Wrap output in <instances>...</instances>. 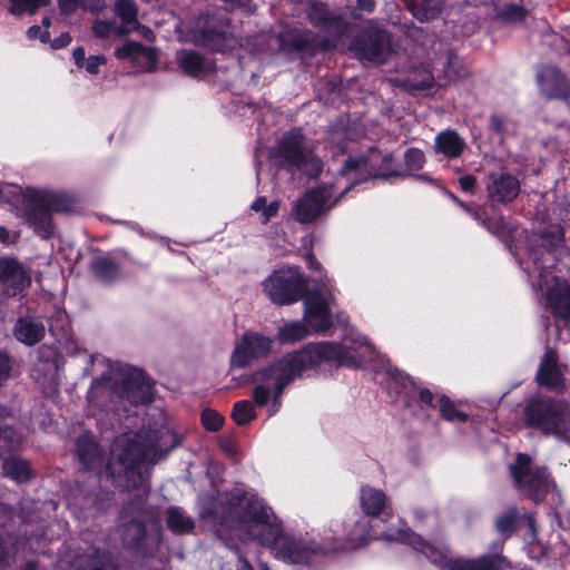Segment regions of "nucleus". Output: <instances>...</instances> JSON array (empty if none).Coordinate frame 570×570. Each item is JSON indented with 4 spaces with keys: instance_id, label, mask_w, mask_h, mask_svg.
I'll use <instances>...</instances> for the list:
<instances>
[{
    "instance_id": "39",
    "label": "nucleus",
    "mask_w": 570,
    "mask_h": 570,
    "mask_svg": "<svg viewBox=\"0 0 570 570\" xmlns=\"http://www.w3.org/2000/svg\"><path fill=\"white\" fill-rule=\"evenodd\" d=\"M12 14L35 13L40 7L49 4L50 0H10Z\"/></svg>"
},
{
    "instance_id": "15",
    "label": "nucleus",
    "mask_w": 570,
    "mask_h": 570,
    "mask_svg": "<svg viewBox=\"0 0 570 570\" xmlns=\"http://www.w3.org/2000/svg\"><path fill=\"white\" fill-rule=\"evenodd\" d=\"M485 190L491 202L505 205L518 197L521 184L510 173H491L485 178Z\"/></svg>"
},
{
    "instance_id": "23",
    "label": "nucleus",
    "mask_w": 570,
    "mask_h": 570,
    "mask_svg": "<svg viewBox=\"0 0 570 570\" xmlns=\"http://www.w3.org/2000/svg\"><path fill=\"white\" fill-rule=\"evenodd\" d=\"M275 550L277 556L284 560L293 563H303L307 562L312 554L326 553L328 551H334L335 548L308 547L303 542L283 537Z\"/></svg>"
},
{
    "instance_id": "4",
    "label": "nucleus",
    "mask_w": 570,
    "mask_h": 570,
    "mask_svg": "<svg viewBox=\"0 0 570 570\" xmlns=\"http://www.w3.org/2000/svg\"><path fill=\"white\" fill-rule=\"evenodd\" d=\"M522 421L527 428L546 436L559 440L570 439V403L550 396H535L525 400Z\"/></svg>"
},
{
    "instance_id": "59",
    "label": "nucleus",
    "mask_w": 570,
    "mask_h": 570,
    "mask_svg": "<svg viewBox=\"0 0 570 570\" xmlns=\"http://www.w3.org/2000/svg\"><path fill=\"white\" fill-rule=\"evenodd\" d=\"M85 49L82 47H78L73 49L72 58L78 67H82L86 58H85Z\"/></svg>"
},
{
    "instance_id": "5",
    "label": "nucleus",
    "mask_w": 570,
    "mask_h": 570,
    "mask_svg": "<svg viewBox=\"0 0 570 570\" xmlns=\"http://www.w3.org/2000/svg\"><path fill=\"white\" fill-rule=\"evenodd\" d=\"M515 489L533 502H539L551 492L556 484L546 468L532 465L531 458L519 453L509 465Z\"/></svg>"
},
{
    "instance_id": "60",
    "label": "nucleus",
    "mask_w": 570,
    "mask_h": 570,
    "mask_svg": "<svg viewBox=\"0 0 570 570\" xmlns=\"http://www.w3.org/2000/svg\"><path fill=\"white\" fill-rule=\"evenodd\" d=\"M503 120L499 116L491 117V128L497 132H501L503 130Z\"/></svg>"
},
{
    "instance_id": "3",
    "label": "nucleus",
    "mask_w": 570,
    "mask_h": 570,
    "mask_svg": "<svg viewBox=\"0 0 570 570\" xmlns=\"http://www.w3.org/2000/svg\"><path fill=\"white\" fill-rule=\"evenodd\" d=\"M135 489V498L125 504L120 514V537L122 544L141 556L151 554L161 543V528L157 511L146 505L149 484L144 475L129 484Z\"/></svg>"
},
{
    "instance_id": "26",
    "label": "nucleus",
    "mask_w": 570,
    "mask_h": 570,
    "mask_svg": "<svg viewBox=\"0 0 570 570\" xmlns=\"http://www.w3.org/2000/svg\"><path fill=\"white\" fill-rule=\"evenodd\" d=\"M360 503L366 515L377 517L383 513L386 517H392L390 500L382 490L370 485L362 487Z\"/></svg>"
},
{
    "instance_id": "6",
    "label": "nucleus",
    "mask_w": 570,
    "mask_h": 570,
    "mask_svg": "<svg viewBox=\"0 0 570 570\" xmlns=\"http://www.w3.org/2000/svg\"><path fill=\"white\" fill-rule=\"evenodd\" d=\"M276 155L288 168L303 170L308 176H317L322 170L321 160L313 154L299 129H293L283 136Z\"/></svg>"
},
{
    "instance_id": "42",
    "label": "nucleus",
    "mask_w": 570,
    "mask_h": 570,
    "mask_svg": "<svg viewBox=\"0 0 570 570\" xmlns=\"http://www.w3.org/2000/svg\"><path fill=\"white\" fill-rule=\"evenodd\" d=\"M368 538H371L368 521L360 520L351 531L348 540L352 548H357L365 544Z\"/></svg>"
},
{
    "instance_id": "52",
    "label": "nucleus",
    "mask_w": 570,
    "mask_h": 570,
    "mask_svg": "<svg viewBox=\"0 0 570 570\" xmlns=\"http://www.w3.org/2000/svg\"><path fill=\"white\" fill-rule=\"evenodd\" d=\"M459 184H460V187L462 190L473 191V189L476 185V179L472 175H465L459 179Z\"/></svg>"
},
{
    "instance_id": "29",
    "label": "nucleus",
    "mask_w": 570,
    "mask_h": 570,
    "mask_svg": "<svg viewBox=\"0 0 570 570\" xmlns=\"http://www.w3.org/2000/svg\"><path fill=\"white\" fill-rule=\"evenodd\" d=\"M464 149V139L454 130H444L435 137V150L449 159L459 158Z\"/></svg>"
},
{
    "instance_id": "22",
    "label": "nucleus",
    "mask_w": 570,
    "mask_h": 570,
    "mask_svg": "<svg viewBox=\"0 0 570 570\" xmlns=\"http://www.w3.org/2000/svg\"><path fill=\"white\" fill-rule=\"evenodd\" d=\"M537 381L539 385L553 391L560 390L564 385L563 371L558 362V355L550 347L547 348L539 366Z\"/></svg>"
},
{
    "instance_id": "41",
    "label": "nucleus",
    "mask_w": 570,
    "mask_h": 570,
    "mask_svg": "<svg viewBox=\"0 0 570 570\" xmlns=\"http://www.w3.org/2000/svg\"><path fill=\"white\" fill-rule=\"evenodd\" d=\"M250 208L255 212L262 213V223L266 224L272 217H274L278 209H279V203L278 202H272L271 204H267L266 197L262 196L258 197L250 206Z\"/></svg>"
},
{
    "instance_id": "1",
    "label": "nucleus",
    "mask_w": 570,
    "mask_h": 570,
    "mask_svg": "<svg viewBox=\"0 0 570 570\" xmlns=\"http://www.w3.org/2000/svg\"><path fill=\"white\" fill-rule=\"evenodd\" d=\"M372 345L365 340L354 345L345 343L343 346L328 342L309 344L302 351L287 354L257 372L254 379L256 381H274L276 396L273 401V409L275 412L281 405L279 395L283 389L306 368L322 363L360 366L372 354Z\"/></svg>"
},
{
    "instance_id": "31",
    "label": "nucleus",
    "mask_w": 570,
    "mask_h": 570,
    "mask_svg": "<svg viewBox=\"0 0 570 570\" xmlns=\"http://www.w3.org/2000/svg\"><path fill=\"white\" fill-rule=\"evenodd\" d=\"M3 475L17 483L29 481L33 473L28 461L20 458H9L2 464Z\"/></svg>"
},
{
    "instance_id": "50",
    "label": "nucleus",
    "mask_w": 570,
    "mask_h": 570,
    "mask_svg": "<svg viewBox=\"0 0 570 570\" xmlns=\"http://www.w3.org/2000/svg\"><path fill=\"white\" fill-rule=\"evenodd\" d=\"M453 199L466 212L469 213L475 220H478L481 225L491 230V227L487 224V222L481 217L479 209L471 207L470 205L459 200L456 197Z\"/></svg>"
},
{
    "instance_id": "56",
    "label": "nucleus",
    "mask_w": 570,
    "mask_h": 570,
    "mask_svg": "<svg viewBox=\"0 0 570 570\" xmlns=\"http://www.w3.org/2000/svg\"><path fill=\"white\" fill-rule=\"evenodd\" d=\"M70 41H71V37H70V35H69V33H67V32H63V33H61L58 38H56V39L52 41L51 46H52V48H55V49H59V48H63V47H66L67 45H69V43H70Z\"/></svg>"
},
{
    "instance_id": "54",
    "label": "nucleus",
    "mask_w": 570,
    "mask_h": 570,
    "mask_svg": "<svg viewBox=\"0 0 570 570\" xmlns=\"http://www.w3.org/2000/svg\"><path fill=\"white\" fill-rule=\"evenodd\" d=\"M420 400L431 407H438V396H434L432 392L426 389L421 390Z\"/></svg>"
},
{
    "instance_id": "58",
    "label": "nucleus",
    "mask_w": 570,
    "mask_h": 570,
    "mask_svg": "<svg viewBox=\"0 0 570 570\" xmlns=\"http://www.w3.org/2000/svg\"><path fill=\"white\" fill-rule=\"evenodd\" d=\"M375 8V1L374 0H357L356 2V10L358 11H365V12H372Z\"/></svg>"
},
{
    "instance_id": "51",
    "label": "nucleus",
    "mask_w": 570,
    "mask_h": 570,
    "mask_svg": "<svg viewBox=\"0 0 570 570\" xmlns=\"http://www.w3.org/2000/svg\"><path fill=\"white\" fill-rule=\"evenodd\" d=\"M11 364L9 357L0 353V382L7 380L10 376Z\"/></svg>"
},
{
    "instance_id": "16",
    "label": "nucleus",
    "mask_w": 570,
    "mask_h": 570,
    "mask_svg": "<svg viewBox=\"0 0 570 570\" xmlns=\"http://www.w3.org/2000/svg\"><path fill=\"white\" fill-rule=\"evenodd\" d=\"M61 562L69 566V570H115L110 559L96 548L86 544L78 547L72 554L67 553Z\"/></svg>"
},
{
    "instance_id": "12",
    "label": "nucleus",
    "mask_w": 570,
    "mask_h": 570,
    "mask_svg": "<svg viewBox=\"0 0 570 570\" xmlns=\"http://www.w3.org/2000/svg\"><path fill=\"white\" fill-rule=\"evenodd\" d=\"M336 202L333 199L332 187H317L296 200L292 214L298 223L308 224L331 209Z\"/></svg>"
},
{
    "instance_id": "55",
    "label": "nucleus",
    "mask_w": 570,
    "mask_h": 570,
    "mask_svg": "<svg viewBox=\"0 0 570 570\" xmlns=\"http://www.w3.org/2000/svg\"><path fill=\"white\" fill-rule=\"evenodd\" d=\"M28 35L30 38H39L42 42H46L49 36L47 30H41L38 26L30 27Z\"/></svg>"
},
{
    "instance_id": "64",
    "label": "nucleus",
    "mask_w": 570,
    "mask_h": 570,
    "mask_svg": "<svg viewBox=\"0 0 570 570\" xmlns=\"http://www.w3.org/2000/svg\"><path fill=\"white\" fill-rule=\"evenodd\" d=\"M8 237V232L4 228H0V238L6 242Z\"/></svg>"
},
{
    "instance_id": "11",
    "label": "nucleus",
    "mask_w": 570,
    "mask_h": 570,
    "mask_svg": "<svg viewBox=\"0 0 570 570\" xmlns=\"http://www.w3.org/2000/svg\"><path fill=\"white\" fill-rule=\"evenodd\" d=\"M197 29L193 31V41L206 48L217 51L232 50L239 43L230 32L227 21L216 18H204L197 22Z\"/></svg>"
},
{
    "instance_id": "13",
    "label": "nucleus",
    "mask_w": 570,
    "mask_h": 570,
    "mask_svg": "<svg viewBox=\"0 0 570 570\" xmlns=\"http://www.w3.org/2000/svg\"><path fill=\"white\" fill-rule=\"evenodd\" d=\"M356 55L374 63H383L392 53L389 33L377 27L363 30L354 42Z\"/></svg>"
},
{
    "instance_id": "28",
    "label": "nucleus",
    "mask_w": 570,
    "mask_h": 570,
    "mask_svg": "<svg viewBox=\"0 0 570 570\" xmlns=\"http://www.w3.org/2000/svg\"><path fill=\"white\" fill-rule=\"evenodd\" d=\"M177 61L181 70L193 77H199L214 69L212 62L205 60L199 53L193 50L179 51L177 53Z\"/></svg>"
},
{
    "instance_id": "10",
    "label": "nucleus",
    "mask_w": 570,
    "mask_h": 570,
    "mask_svg": "<svg viewBox=\"0 0 570 570\" xmlns=\"http://www.w3.org/2000/svg\"><path fill=\"white\" fill-rule=\"evenodd\" d=\"M334 301L333 292L327 285L307 292L304 299V320L314 332H325L332 326L331 311Z\"/></svg>"
},
{
    "instance_id": "8",
    "label": "nucleus",
    "mask_w": 570,
    "mask_h": 570,
    "mask_svg": "<svg viewBox=\"0 0 570 570\" xmlns=\"http://www.w3.org/2000/svg\"><path fill=\"white\" fill-rule=\"evenodd\" d=\"M114 389L131 404L151 402L153 384L139 368L119 365L114 370Z\"/></svg>"
},
{
    "instance_id": "24",
    "label": "nucleus",
    "mask_w": 570,
    "mask_h": 570,
    "mask_svg": "<svg viewBox=\"0 0 570 570\" xmlns=\"http://www.w3.org/2000/svg\"><path fill=\"white\" fill-rule=\"evenodd\" d=\"M115 55L118 59H128L135 67L147 71L153 70L157 61L155 49L134 41L124 43L116 50Z\"/></svg>"
},
{
    "instance_id": "57",
    "label": "nucleus",
    "mask_w": 570,
    "mask_h": 570,
    "mask_svg": "<svg viewBox=\"0 0 570 570\" xmlns=\"http://www.w3.org/2000/svg\"><path fill=\"white\" fill-rule=\"evenodd\" d=\"M507 16L511 20H521L525 16V11L521 7L514 6L508 10Z\"/></svg>"
},
{
    "instance_id": "34",
    "label": "nucleus",
    "mask_w": 570,
    "mask_h": 570,
    "mask_svg": "<svg viewBox=\"0 0 570 570\" xmlns=\"http://www.w3.org/2000/svg\"><path fill=\"white\" fill-rule=\"evenodd\" d=\"M91 267L96 277L102 282L115 279L119 273V265L109 256L97 257Z\"/></svg>"
},
{
    "instance_id": "7",
    "label": "nucleus",
    "mask_w": 570,
    "mask_h": 570,
    "mask_svg": "<svg viewBox=\"0 0 570 570\" xmlns=\"http://www.w3.org/2000/svg\"><path fill=\"white\" fill-rule=\"evenodd\" d=\"M242 524L248 534L264 546L274 549L283 538L282 529L275 515L258 501L246 502Z\"/></svg>"
},
{
    "instance_id": "53",
    "label": "nucleus",
    "mask_w": 570,
    "mask_h": 570,
    "mask_svg": "<svg viewBox=\"0 0 570 570\" xmlns=\"http://www.w3.org/2000/svg\"><path fill=\"white\" fill-rule=\"evenodd\" d=\"M12 558V553L9 551L8 547L2 541H0V569L8 566Z\"/></svg>"
},
{
    "instance_id": "36",
    "label": "nucleus",
    "mask_w": 570,
    "mask_h": 570,
    "mask_svg": "<svg viewBox=\"0 0 570 570\" xmlns=\"http://www.w3.org/2000/svg\"><path fill=\"white\" fill-rule=\"evenodd\" d=\"M92 32L96 37L109 38L114 35L125 36L130 32V28L125 26L117 27L112 21L97 20L92 24Z\"/></svg>"
},
{
    "instance_id": "38",
    "label": "nucleus",
    "mask_w": 570,
    "mask_h": 570,
    "mask_svg": "<svg viewBox=\"0 0 570 570\" xmlns=\"http://www.w3.org/2000/svg\"><path fill=\"white\" fill-rule=\"evenodd\" d=\"M438 407L441 415L448 421L465 422L468 415L455 409L454 403L445 395L438 396Z\"/></svg>"
},
{
    "instance_id": "49",
    "label": "nucleus",
    "mask_w": 570,
    "mask_h": 570,
    "mask_svg": "<svg viewBox=\"0 0 570 570\" xmlns=\"http://www.w3.org/2000/svg\"><path fill=\"white\" fill-rule=\"evenodd\" d=\"M365 165V161L363 159H352L348 158L345 161L344 168L341 170V174L343 176H346L348 178H354L353 173L360 168L361 166Z\"/></svg>"
},
{
    "instance_id": "30",
    "label": "nucleus",
    "mask_w": 570,
    "mask_h": 570,
    "mask_svg": "<svg viewBox=\"0 0 570 570\" xmlns=\"http://www.w3.org/2000/svg\"><path fill=\"white\" fill-rule=\"evenodd\" d=\"M45 326L42 323L29 318H20L14 325V337L27 345H35L45 336Z\"/></svg>"
},
{
    "instance_id": "61",
    "label": "nucleus",
    "mask_w": 570,
    "mask_h": 570,
    "mask_svg": "<svg viewBox=\"0 0 570 570\" xmlns=\"http://www.w3.org/2000/svg\"><path fill=\"white\" fill-rule=\"evenodd\" d=\"M237 570H253L250 564L243 558L239 559V566Z\"/></svg>"
},
{
    "instance_id": "18",
    "label": "nucleus",
    "mask_w": 570,
    "mask_h": 570,
    "mask_svg": "<svg viewBox=\"0 0 570 570\" xmlns=\"http://www.w3.org/2000/svg\"><path fill=\"white\" fill-rule=\"evenodd\" d=\"M0 283L6 293L16 296L30 286V273L14 258H0Z\"/></svg>"
},
{
    "instance_id": "33",
    "label": "nucleus",
    "mask_w": 570,
    "mask_h": 570,
    "mask_svg": "<svg viewBox=\"0 0 570 570\" xmlns=\"http://www.w3.org/2000/svg\"><path fill=\"white\" fill-rule=\"evenodd\" d=\"M167 525L173 532L183 534L191 532L195 523L181 509L171 507L167 511Z\"/></svg>"
},
{
    "instance_id": "35",
    "label": "nucleus",
    "mask_w": 570,
    "mask_h": 570,
    "mask_svg": "<svg viewBox=\"0 0 570 570\" xmlns=\"http://www.w3.org/2000/svg\"><path fill=\"white\" fill-rule=\"evenodd\" d=\"M309 330L303 322H291L279 327L278 338L282 343H295L304 340Z\"/></svg>"
},
{
    "instance_id": "46",
    "label": "nucleus",
    "mask_w": 570,
    "mask_h": 570,
    "mask_svg": "<svg viewBox=\"0 0 570 570\" xmlns=\"http://www.w3.org/2000/svg\"><path fill=\"white\" fill-rule=\"evenodd\" d=\"M517 518H518L517 511L514 509L509 510L508 512H505L504 514L500 515L497 519V522H495L497 529L501 533L512 532L515 521H517Z\"/></svg>"
},
{
    "instance_id": "48",
    "label": "nucleus",
    "mask_w": 570,
    "mask_h": 570,
    "mask_svg": "<svg viewBox=\"0 0 570 570\" xmlns=\"http://www.w3.org/2000/svg\"><path fill=\"white\" fill-rule=\"evenodd\" d=\"M269 387L265 385H257L253 391V399L257 406H264L269 399Z\"/></svg>"
},
{
    "instance_id": "62",
    "label": "nucleus",
    "mask_w": 570,
    "mask_h": 570,
    "mask_svg": "<svg viewBox=\"0 0 570 570\" xmlns=\"http://www.w3.org/2000/svg\"><path fill=\"white\" fill-rule=\"evenodd\" d=\"M9 433H10L9 431H3V432H2V435L0 436V443H1V442H3V443H4V444H3V448H4V446H7V444H8V445H10V446H13V445H14L11 441L7 442V438H8Z\"/></svg>"
},
{
    "instance_id": "20",
    "label": "nucleus",
    "mask_w": 570,
    "mask_h": 570,
    "mask_svg": "<svg viewBox=\"0 0 570 570\" xmlns=\"http://www.w3.org/2000/svg\"><path fill=\"white\" fill-rule=\"evenodd\" d=\"M540 92L547 98L566 99L570 95L567 77L553 66H544L537 75Z\"/></svg>"
},
{
    "instance_id": "45",
    "label": "nucleus",
    "mask_w": 570,
    "mask_h": 570,
    "mask_svg": "<svg viewBox=\"0 0 570 570\" xmlns=\"http://www.w3.org/2000/svg\"><path fill=\"white\" fill-rule=\"evenodd\" d=\"M224 417L216 411L206 409L202 412V423L208 431H217L222 428Z\"/></svg>"
},
{
    "instance_id": "37",
    "label": "nucleus",
    "mask_w": 570,
    "mask_h": 570,
    "mask_svg": "<svg viewBox=\"0 0 570 570\" xmlns=\"http://www.w3.org/2000/svg\"><path fill=\"white\" fill-rule=\"evenodd\" d=\"M115 11L125 27L137 23V8L132 0H116Z\"/></svg>"
},
{
    "instance_id": "32",
    "label": "nucleus",
    "mask_w": 570,
    "mask_h": 570,
    "mask_svg": "<svg viewBox=\"0 0 570 570\" xmlns=\"http://www.w3.org/2000/svg\"><path fill=\"white\" fill-rule=\"evenodd\" d=\"M413 16L421 21L434 19L442 8L443 0H406Z\"/></svg>"
},
{
    "instance_id": "43",
    "label": "nucleus",
    "mask_w": 570,
    "mask_h": 570,
    "mask_svg": "<svg viewBox=\"0 0 570 570\" xmlns=\"http://www.w3.org/2000/svg\"><path fill=\"white\" fill-rule=\"evenodd\" d=\"M425 157L422 150L417 148H410L405 151L404 164L409 173L417 171L423 168Z\"/></svg>"
},
{
    "instance_id": "63",
    "label": "nucleus",
    "mask_w": 570,
    "mask_h": 570,
    "mask_svg": "<svg viewBox=\"0 0 570 570\" xmlns=\"http://www.w3.org/2000/svg\"><path fill=\"white\" fill-rule=\"evenodd\" d=\"M336 318H337V322L340 324H342V325H346L347 324V315L346 314L337 313Z\"/></svg>"
},
{
    "instance_id": "21",
    "label": "nucleus",
    "mask_w": 570,
    "mask_h": 570,
    "mask_svg": "<svg viewBox=\"0 0 570 570\" xmlns=\"http://www.w3.org/2000/svg\"><path fill=\"white\" fill-rule=\"evenodd\" d=\"M384 538L389 541H402L412 546L415 550L421 551L429 558L432 562L439 566L446 564L449 567V562L446 561L448 549L446 548H438L428 542H425L420 535L416 533L404 530L399 531L396 534L385 533Z\"/></svg>"
},
{
    "instance_id": "14",
    "label": "nucleus",
    "mask_w": 570,
    "mask_h": 570,
    "mask_svg": "<svg viewBox=\"0 0 570 570\" xmlns=\"http://www.w3.org/2000/svg\"><path fill=\"white\" fill-rule=\"evenodd\" d=\"M271 346L268 337L252 332L245 333L232 355L230 363L236 367H245L254 360L266 356Z\"/></svg>"
},
{
    "instance_id": "44",
    "label": "nucleus",
    "mask_w": 570,
    "mask_h": 570,
    "mask_svg": "<svg viewBox=\"0 0 570 570\" xmlns=\"http://www.w3.org/2000/svg\"><path fill=\"white\" fill-rule=\"evenodd\" d=\"M62 12L72 13L78 6L90 10H98L101 7V0H58Z\"/></svg>"
},
{
    "instance_id": "17",
    "label": "nucleus",
    "mask_w": 570,
    "mask_h": 570,
    "mask_svg": "<svg viewBox=\"0 0 570 570\" xmlns=\"http://www.w3.org/2000/svg\"><path fill=\"white\" fill-rule=\"evenodd\" d=\"M45 203L46 205H37L29 212L28 222L38 234L48 237L52 230L50 210H68L69 203L60 195H49Z\"/></svg>"
},
{
    "instance_id": "2",
    "label": "nucleus",
    "mask_w": 570,
    "mask_h": 570,
    "mask_svg": "<svg viewBox=\"0 0 570 570\" xmlns=\"http://www.w3.org/2000/svg\"><path fill=\"white\" fill-rule=\"evenodd\" d=\"M136 433H126L115 439L110 458L106 461L92 435L85 433L77 439V455L80 463L98 474L116 478L119 485L129 488L142 475L138 466L145 461L148 450L139 442Z\"/></svg>"
},
{
    "instance_id": "27",
    "label": "nucleus",
    "mask_w": 570,
    "mask_h": 570,
    "mask_svg": "<svg viewBox=\"0 0 570 570\" xmlns=\"http://www.w3.org/2000/svg\"><path fill=\"white\" fill-rule=\"evenodd\" d=\"M507 560L500 556H483L472 560L449 561V570H504Z\"/></svg>"
},
{
    "instance_id": "25",
    "label": "nucleus",
    "mask_w": 570,
    "mask_h": 570,
    "mask_svg": "<svg viewBox=\"0 0 570 570\" xmlns=\"http://www.w3.org/2000/svg\"><path fill=\"white\" fill-rule=\"evenodd\" d=\"M541 289L546 291L547 303L561 318L570 322V287L561 285L556 279L554 286H549L544 275H541Z\"/></svg>"
},
{
    "instance_id": "19",
    "label": "nucleus",
    "mask_w": 570,
    "mask_h": 570,
    "mask_svg": "<svg viewBox=\"0 0 570 570\" xmlns=\"http://www.w3.org/2000/svg\"><path fill=\"white\" fill-rule=\"evenodd\" d=\"M308 18L315 26L322 27L332 38L326 40L327 47H335L346 30V23L340 16H335L328 11L327 7L321 2L311 6Z\"/></svg>"
},
{
    "instance_id": "9",
    "label": "nucleus",
    "mask_w": 570,
    "mask_h": 570,
    "mask_svg": "<svg viewBox=\"0 0 570 570\" xmlns=\"http://www.w3.org/2000/svg\"><path fill=\"white\" fill-rule=\"evenodd\" d=\"M304 284L295 267L275 271L264 283L263 288L269 299L278 305L291 304L299 299Z\"/></svg>"
},
{
    "instance_id": "40",
    "label": "nucleus",
    "mask_w": 570,
    "mask_h": 570,
    "mask_svg": "<svg viewBox=\"0 0 570 570\" xmlns=\"http://www.w3.org/2000/svg\"><path fill=\"white\" fill-rule=\"evenodd\" d=\"M232 417L237 425H244L255 417L254 409L248 401H239L234 404Z\"/></svg>"
},
{
    "instance_id": "47",
    "label": "nucleus",
    "mask_w": 570,
    "mask_h": 570,
    "mask_svg": "<svg viewBox=\"0 0 570 570\" xmlns=\"http://www.w3.org/2000/svg\"><path fill=\"white\" fill-rule=\"evenodd\" d=\"M106 63L104 56H90L83 63L86 71L90 75H97L99 67Z\"/></svg>"
}]
</instances>
